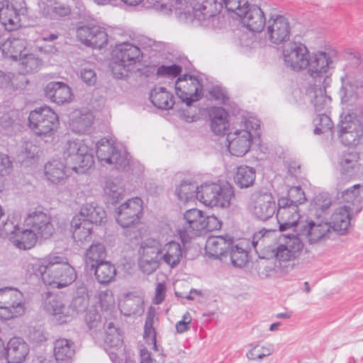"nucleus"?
<instances>
[{
  "label": "nucleus",
  "mask_w": 363,
  "mask_h": 363,
  "mask_svg": "<svg viewBox=\"0 0 363 363\" xmlns=\"http://www.w3.org/2000/svg\"><path fill=\"white\" fill-rule=\"evenodd\" d=\"M182 72V67L177 64L163 65L157 69V74L162 77L174 78Z\"/></svg>",
  "instance_id": "obj_57"
},
{
  "label": "nucleus",
  "mask_w": 363,
  "mask_h": 363,
  "mask_svg": "<svg viewBox=\"0 0 363 363\" xmlns=\"http://www.w3.org/2000/svg\"><path fill=\"white\" fill-rule=\"evenodd\" d=\"M104 191L111 200L117 201L125 194L124 184L119 179H108L104 186Z\"/></svg>",
  "instance_id": "obj_52"
},
{
  "label": "nucleus",
  "mask_w": 363,
  "mask_h": 363,
  "mask_svg": "<svg viewBox=\"0 0 363 363\" xmlns=\"http://www.w3.org/2000/svg\"><path fill=\"white\" fill-rule=\"evenodd\" d=\"M175 91L177 96L189 106L203 96V86L197 77L184 74L177 79Z\"/></svg>",
  "instance_id": "obj_21"
},
{
  "label": "nucleus",
  "mask_w": 363,
  "mask_h": 363,
  "mask_svg": "<svg viewBox=\"0 0 363 363\" xmlns=\"http://www.w3.org/2000/svg\"><path fill=\"white\" fill-rule=\"evenodd\" d=\"M277 219L281 231L286 230L294 226L299 230V223L306 218L300 214L298 206L284 196L278 199Z\"/></svg>",
  "instance_id": "obj_19"
},
{
  "label": "nucleus",
  "mask_w": 363,
  "mask_h": 363,
  "mask_svg": "<svg viewBox=\"0 0 363 363\" xmlns=\"http://www.w3.org/2000/svg\"><path fill=\"white\" fill-rule=\"evenodd\" d=\"M337 128L338 138L345 146H357L363 138V125L354 113H342Z\"/></svg>",
  "instance_id": "obj_14"
},
{
  "label": "nucleus",
  "mask_w": 363,
  "mask_h": 363,
  "mask_svg": "<svg viewBox=\"0 0 363 363\" xmlns=\"http://www.w3.org/2000/svg\"><path fill=\"white\" fill-rule=\"evenodd\" d=\"M91 144L90 140H67L62 147L63 157L67 167L58 160L48 162L45 165L47 179L52 183L59 184L67 178L69 169L77 174L85 173L94 163L92 150L90 148Z\"/></svg>",
  "instance_id": "obj_5"
},
{
  "label": "nucleus",
  "mask_w": 363,
  "mask_h": 363,
  "mask_svg": "<svg viewBox=\"0 0 363 363\" xmlns=\"http://www.w3.org/2000/svg\"><path fill=\"white\" fill-rule=\"evenodd\" d=\"M334 169L342 177H353L363 173V154L346 152L337 158H332Z\"/></svg>",
  "instance_id": "obj_20"
},
{
  "label": "nucleus",
  "mask_w": 363,
  "mask_h": 363,
  "mask_svg": "<svg viewBox=\"0 0 363 363\" xmlns=\"http://www.w3.org/2000/svg\"><path fill=\"white\" fill-rule=\"evenodd\" d=\"M340 80L339 94L342 104H352L358 98L363 97V69L347 67Z\"/></svg>",
  "instance_id": "obj_13"
},
{
  "label": "nucleus",
  "mask_w": 363,
  "mask_h": 363,
  "mask_svg": "<svg viewBox=\"0 0 363 363\" xmlns=\"http://www.w3.org/2000/svg\"><path fill=\"white\" fill-rule=\"evenodd\" d=\"M101 316L98 312L94 310H89L85 316V320L87 326L91 330H93L92 335L94 338H98L96 329L101 325Z\"/></svg>",
  "instance_id": "obj_58"
},
{
  "label": "nucleus",
  "mask_w": 363,
  "mask_h": 363,
  "mask_svg": "<svg viewBox=\"0 0 363 363\" xmlns=\"http://www.w3.org/2000/svg\"><path fill=\"white\" fill-rule=\"evenodd\" d=\"M21 0L0 1V23L6 30L13 31L21 27V20L16 5Z\"/></svg>",
  "instance_id": "obj_29"
},
{
  "label": "nucleus",
  "mask_w": 363,
  "mask_h": 363,
  "mask_svg": "<svg viewBox=\"0 0 363 363\" xmlns=\"http://www.w3.org/2000/svg\"><path fill=\"white\" fill-rule=\"evenodd\" d=\"M152 104L158 108L169 110L174 104V96L164 87L154 88L150 94Z\"/></svg>",
  "instance_id": "obj_44"
},
{
  "label": "nucleus",
  "mask_w": 363,
  "mask_h": 363,
  "mask_svg": "<svg viewBox=\"0 0 363 363\" xmlns=\"http://www.w3.org/2000/svg\"><path fill=\"white\" fill-rule=\"evenodd\" d=\"M183 218L182 228L177 230L183 243L208 232L220 230L222 226V222L216 216L207 215L195 208L186 211Z\"/></svg>",
  "instance_id": "obj_7"
},
{
  "label": "nucleus",
  "mask_w": 363,
  "mask_h": 363,
  "mask_svg": "<svg viewBox=\"0 0 363 363\" xmlns=\"http://www.w3.org/2000/svg\"><path fill=\"white\" fill-rule=\"evenodd\" d=\"M274 352V345L269 343L254 345L247 352V357L250 360L261 362Z\"/></svg>",
  "instance_id": "obj_53"
},
{
  "label": "nucleus",
  "mask_w": 363,
  "mask_h": 363,
  "mask_svg": "<svg viewBox=\"0 0 363 363\" xmlns=\"http://www.w3.org/2000/svg\"><path fill=\"white\" fill-rule=\"evenodd\" d=\"M362 201L363 182L338 194L333 201L325 194L316 196L311 204V211L317 217H324L332 231L345 235L354 213L360 211Z\"/></svg>",
  "instance_id": "obj_2"
},
{
  "label": "nucleus",
  "mask_w": 363,
  "mask_h": 363,
  "mask_svg": "<svg viewBox=\"0 0 363 363\" xmlns=\"http://www.w3.org/2000/svg\"><path fill=\"white\" fill-rule=\"evenodd\" d=\"M192 321V317L189 312L185 313L182 320L176 324V330L179 333H183L189 329V325Z\"/></svg>",
  "instance_id": "obj_64"
},
{
  "label": "nucleus",
  "mask_w": 363,
  "mask_h": 363,
  "mask_svg": "<svg viewBox=\"0 0 363 363\" xmlns=\"http://www.w3.org/2000/svg\"><path fill=\"white\" fill-rule=\"evenodd\" d=\"M143 215V201L139 197L128 199L115 210L117 223L123 228L136 227Z\"/></svg>",
  "instance_id": "obj_16"
},
{
  "label": "nucleus",
  "mask_w": 363,
  "mask_h": 363,
  "mask_svg": "<svg viewBox=\"0 0 363 363\" xmlns=\"http://www.w3.org/2000/svg\"><path fill=\"white\" fill-rule=\"evenodd\" d=\"M199 186L189 181H183L176 188L175 194L178 199L186 203L197 199V191Z\"/></svg>",
  "instance_id": "obj_50"
},
{
  "label": "nucleus",
  "mask_w": 363,
  "mask_h": 363,
  "mask_svg": "<svg viewBox=\"0 0 363 363\" xmlns=\"http://www.w3.org/2000/svg\"><path fill=\"white\" fill-rule=\"evenodd\" d=\"M173 230L165 225L154 238L143 240L138 250V264L140 271L151 274L161 266L173 269L177 267L186 256L184 246L170 239Z\"/></svg>",
  "instance_id": "obj_3"
},
{
  "label": "nucleus",
  "mask_w": 363,
  "mask_h": 363,
  "mask_svg": "<svg viewBox=\"0 0 363 363\" xmlns=\"http://www.w3.org/2000/svg\"><path fill=\"white\" fill-rule=\"evenodd\" d=\"M232 240L229 235L210 237L206 243V252L210 257L221 258L228 253Z\"/></svg>",
  "instance_id": "obj_35"
},
{
  "label": "nucleus",
  "mask_w": 363,
  "mask_h": 363,
  "mask_svg": "<svg viewBox=\"0 0 363 363\" xmlns=\"http://www.w3.org/2000/svg\"><path fill=\"white\" fill-rule=\"evenodd\" d=\"M76 216H80L82 219L87 220L91 225L93 223L101 224L106 219V213L104 208L94 202L83 205L79 213Z\"/></svg>",
  "instance_id": "obj_40"
},
{
  "label": "nucleus",
  "mask_w": 363,
  "mask_h": 363,
  "mask_svg": "<svg viewBox=\"0 0 363 363\" xmlns=\"http://www.w3.org/2000/svg\"><path fill=\"white\" fill-rule=\"evenodd\" d=\"M25 312L26 301L19 290L11 287L0 289V319L17 318Z\"/></svg>",
  "instance_id": "obj_12"
},
{
  "label": "nucleus",
  "mask_w": 363,
  "mask_h": 363,
  "mask_svg": "<svg viewBox=\"0 0 363 363\" xmlns=\"http://www.w3.org/2000/svg\"><path fill=\"white\" fill-rule=\"evenodd\" d=\"M104 340V348L113 363H117L118 357L123 353V336L120 330L113 322H106L104 330L98 335V338Z\"/></svg>",
  "instance_id": "obj_22"
},
{
  "label": "nucleus",
  "mask_w": 363,
  "mask_h": 363,
  "mask_svg": "<svg viewBox=\"0 0 363 363\" xmlns=\"http://www.w3.org/2000/svg\"><path fill=\"white\" fill-rule=\"evenodd\" d=\"M155 315L153 312H149L144 326V339L145 342L149 345L152 350L157 351V346L156 343V330L154 328Z\"/></svg>",
  "instance_id": "obj_54"
},
{
  "label": "nucleus",
  "mask_w": 363,
  "mask_h": 363,
  "mask_svg": "<svg viewBox=\"0 0 363 363\" xmlns=\"http://www.w3.org/2000/svg\"><path fill=\"white\" fill-rule=\"evenodd\" d=\"M275 237V232L265 229L256 232L252 237V245L255 249L264 248L266 245Z\"/></svg>",
  "instance_id": "obj_56"
},
{
  "label": "nucleus",
  "mask_w": 363,
  "mask_h": 363,
  "mask_svg": "<svg viewBox=\"0 0 363 363\" xmlns=\"http://www.w3.org/2000/svg\"><path fill=\"white\" fill-rule=\"evenodd\" d=\"M95 303L104 312L112 313L116 308L113 293L110 289L100 290L94 297Z\"/></svg>",
  "instance_id": "obj_47"
},
{
  "label": "nucleus",
  "mask_w": 363,
  "mask_h": 363,
  "mask_svg": "<svg viewBox=\"0 0 363 363\" xmlns=\"http://www.w3.org/2000/svg\"><path fill=\"white\" fill-rule=\"evenodd\" d=\"M106 256L105 247L103 244L93 243L86 250L85 254V263L87 267L93 268L96 265L106 262Z\"/></svg>",
  "instance_id": "obj_46"
},
{
  "label": "nucleus",
  "mask_w": 363,
  "mask_h": 363,
  "mask_svg": "<svg viewBox=\"0 0 363 363\" xmlns=\"http://www.w3.org/2000/svg\"><path fill=\"white\" fill-rule=\"evenodd\" d=\"M26 223L40 238L47 239L54 232V226L50 216L40 209L30 211L26 219Z\"/></svg>",
  "instance_id": "obj_26"
},
{
  "label": "nucleus",
  "mask_w": 363,
  "mask_h": 363,
  "mask_svg": "<svg viewBox=\"0 0 363 363\" xmlns=\"http://www.w3.org/2000/svg\"><path fill=\"white\" fill-rule=\"evenodd\" d=\"M276 210V203L269 193H259L252 196L250 205L252 214L260 220H266L272 217Z\"/></svg>",
  "instance_id": "obj_28"
},
{
  "label": "nucleus",
  "mask_w": 363,
  "mask_h": 363,
  "mask_svg": "<svg viewBox=\"0 0 363 363\" xmlns=\"http://www.w3.org/2000/svg\"><path fill=\"white\" fill-rule=\"evenodd\" d=\"M303 100L311 103L318 112L327 109L331 99L325 94V89L320 86L311 85L306 89Z\"/></svg>",
  "instance_id": "obj_33"
},
{
  "label": "nucleus",
  "mask_w": 363,
  "mask_h": 363,
  "mask_svg": "<svg viewBox=\"0 0 363 363\" xmlns=\"http://www.w3.org/2000/svg\"><path fill=\"white\" fill-rule=\"evenodd\" d=\"M57 114L49 106H44L32 111L28 117V126L36 135L51 137L59 127Z\"/></svg>",
  "instance_id": "obj_11"
},
{
  "label": "nucleus",
  "mask_w": 363,
  "mask_h": 363,
  "mask_svg": "<svg viewBox=\"0 0 363 363\" xmlns=\"http://www.w3.org/2000/svg\"><path fill=\"white\" fill-rule=\"evenodd\" d=\"M267 35L274 44H281L289 39L291 28L288 20L283 16H272L266 26Z\"/></svg>",
  "instance_id": "obj_27"
},
{
  "label": "nucleus",
  "mask_w": 363,
  "mask_h": 363,
  "mask_svg": "<svg viewBox=\"0 0 363 363\" xmlns=\"http://www.w3.org/2000/svg\"><path fill=\"white\" fill-rule=\"evenodd\" d=\"M26 83L25 77L22 74L16 75L11 72L0 70V89L9 94L22 89Z\"/></svg>",
  "instance_id": "obj_41"
},
{
  "label": "nucleus",
  "mask_w": 363,
  "mask_h": 363,
  "mask_svg": "<svg viewBox=\"0 0 363 363\" xmlns=\"http://www.w3.org/2000/svg\"><path fill=\"white\" fill-rule=\"evenodd\" d=\"M28 352L29 347L22 338L14 337L9 341L6 352L9 363H21Z\"/></svg>",
  "instance_id": "obj_34"
},
{
  "label": "nucleus",
  "mask_w": 363,
  "mask_h": 363,
  "mask_svg": "<svg viewBox=\"0 0 363 363\" xmlns=\"http://www.w3.org/2000/svg\"><path fill=\"white\" fill-rule=\"evenodd\" d=\"M287 198L290 202L297 205L303 203L306 201V196L303 191L299 186H292L288 190Z\"/></svg>",
  "instance_id": "obj_60"
},
{
  "label": "nucleus",
  "mask_w": 363,
  "mask_h": 363,
  "mask_svg": "<svg viewBox=\"0 0 363 363\" xmlns=\"http://www.w3.org/2000/svg\"><path fill=\"white\" fill-rule=\"evenodd\" d=\"M19 228L20 227L13 220H7L0 226V235L4 238H8L11 241V238L16 235Z\"/></svg>",
  "instance_id": "obj_62"
},
{
  "label": "nucleus",
  "mask_w": 363,
  "mask_h": 363,
  "mask_svg": "<svg viewBox=\"0 0 363 363\" xmlns=\"http://www.w3.org/2000/svg\"><path fill=\"white\" fill-rule=\"evenodd\" d=\"M314 129L313 133L317 135H332L333 123L330 118L325 113H319L313 121Z\"/></svg>",
  "instance_id": "obj_51"
},
{
  "label": "nucleus",
  "mask_w": 363,
  "mask_h": 363,
  "mask_svg": "<svg viewBox=\"0 0 363 363\" xmlns=\"http://www.w3.org/2000/svg\"><path fill=\"white\" fill-rule=\"evenodd\" d=\"M337 62L334 52L316 51L311 53L306 72L313 78H322L331 74Z\"/></svg>",
  "instance_id": "obj_18"
},
{
  "label": "nucleus",
  "mask_w": 363,
  "mask_h": 363,
  "mask_svg": "<svg viewBox=\"0 0 363 363\" xmlns=\"http://www.w3.org/2000/svg\"><path fill=\"white\" fill-rule=\"evenodd\" d=\"M228 252L231 264L234 267H242L245 265L247 261V252L244 248L237 244L234 245L232 241Z\"/></svg>",
  "instance_id": "obj_55"
},
{
  "label": "nucleus",
  "mask_w": 363,
  "mask_h": 363,
  "mask_svg": "<svg viewBox=\"0 0 363 363\" xmlns=\"http://www.w3.org/2000/svg\"><path fill=\"white\" fill-rule=\"evenodd\" d=\"M234 197V189L231 186L217 182L202 184L197 191V199L210 208H229Z\"/></svg>",
  "instance_id": "obj_10"
},
{
  "label": "nucleus",
  "mask_w": 363,
  "mask_h": 363,
  "mask_svg": "<svg viewBox=\"0 0 363 363\" xmlns=\"http://www.w3.org/2000/svg\"><path fill=\"white\" fill-rule=\"evenodd\" d=\"M144 44L142 48L133 42H121L117 43L112 51L113 62V73L116 78L125 77L136 65L140 64L143 58L142 49H145Z\"/></svg>",
  "instance_id": "obj_8"
},
{
  "label": "nucleus",
  "mask_w": 363,
  "mask_h": 363,
  "mask_svg": "<svg viewBox=\"0 0 363 363\" xmlns=\"http://www.w3.org/2000/svg\"><path fill=\"white\" fill-rule=\"evenodd\" d=\"M84 141V140H80ZM85 140L91 141L90 148L92 150V155L96 152L98 160L102 164H113L118 169H125L128 166L133 164V162L130 156L123 147L119 148L116 146L112 138H102L94 144L91 139Z\"/></svg>",
  "instance_id": "obj_9"
},
{
  "label": "nucleus",
  "mask_w": 363,
  "mask_h": 363,
  "mask_svg": "<svg viewBox=\"0 0 363 363\" xmlns=\"http://www.w3.org/2000/svg\"><path fill=\"white\" fill-rule=\"evenodd\" d=\"M255 178V169L246 165L238 167L234 175L235 183L240 188H248L252 186Z\"/></svg>",
  "instance_id": "obj_49"
},
{
  "label": "nucleus",
  "mask_w": 363,
  "mask_h": 363,
  "mask_svg": "<svg viewBox=\"0 0 363 363\" xmlns=\"http://www.w3.org/2000/svg\"><path fill=\"white\" fill-rule=\"evenodd\" d=\"M43 307L46 312L52 316V320L58 324H64L73 319L71 309L54 294H45Z\"/></svg>",
  "instance_id": "obj_25"
},
{
  "label": "nucleus",
  "mask_w": 363,
  "mask_h": 363,
  "mask_svg": "<svg viewBox=\"0 0 363 363\" xmlns=\"http://www.w3.org/2000/svg\"><path fill=\"white\" fill-rule=\"evenodd\" d=\"M259 121L254 116L243 117L237 121L227 133L228 150L236 157L245 155L253 140L259 135Z\"/></svg>",
  "instance_id": "obj_6"
},
{
  "label": "nucleus",
  "mask_w": 363,
  "mask_h": 363,
  "mask_svg": "<svg viewBox=\"0 0 363 363\" xmlns=\"http://www.w3.org/2000/svg\"><path fill=\"white\" fill-rule=\"evenodd\" d=\"M284 65L295 72L306 71L308 66L311 52L307 47L300 42H290L282 52Z\"/></svg>",
  "instance_id": "obj_17"
},
{
  "label": "nucleus",
  "mask_w": 363,
  "mask_h": 363,
  "mask_svg": "<svg viewBox=\"0 0 363 363\" xmlns=\"http://www.w3.org/2000/svg\"><path fill=\"white\" fill-rule=\"evenodd\" d=\"M38 238L33 230L20 228L16 235L11 238V242L19 250H27L35 245Z\"/></svg>",
  "instance_id": "obj_42"
},
{
  "label": "nucleus",
  "mask_w": 363,
  "mask_h": 363,
  "mask_svg": "<svg viewBox=\"0 0 363 363\" xmlns=\"http://www.w3.org/2000/svg\"><path fill=\"white\" fill-rule=\"evenodd\" d=\"M331 231L324 217H318L316 221L308 218L301 220L298 233L301 238L304 237L311 244H313L328 238Z\"/></svg>",
  "instance_id": "obj_24"
},
{
  "label": "nucleus",
  "mask_w": 363,
  "mask_h": 363,
  "mask_svg": "<svg viewBox=\"0 0 363 363\" xmlns=\"http://www.w3.org/2000/svg\"><path fill=\"white\" fill-rule=\"evenodd\" d=\"M303 250L304 243L298 233L281 237L278 243L270 248L272 256L279 263L296 260Z\"/></svg>",
  "instance_id": "obj_15"
},
{
  "label": "nucleus",
  "mask_w": 363,
  "mask_h": 363,
  "mask_svg": "<svg viewBox=\"0 0 363 363\" xmlns=\"http://www.w3.org/2000/svg\"><path fill=\"white\" fill-rule=\"evenodd\" d=\"M45 95L58 105L70 103L74 97L71 88L62 82H50L45 87Z\"/></svg>",
  "instance_id": "obj_30"
},
{
  "label": "nucleus",
  "mask_w": 363,
  "mask_h": 363,
  "mask_svg": "<svg viewBox=\"0 0 363 363\" xmlns=\"http://www.w3.org/2000/svg\"><path fill=\"white\" fill-rule=\"evenodd\" d=\"M211 129L216 135H223L230 127L229 114L222 107L213 106L208 110Z\"/></svg>",
  "instance_id": "obj_36"
},
{
  "label": "nucleus",
  "mask_w": 363,
  "mask_h": 363,
  "mask_svg": "<svg viewBox=\"0 0 363 363\" xmlns=\"http://www.w3.org/2000/svg\"><path fill=\"white\" fill-rule=\"evenodd\" d=\"M118 306L121 312L126 316L140 315L144 311L143 298L131 294L127 295L123 300L119 301Z\"/></svg>",
  "instance_id": "obj_43"
},
{
  "label": "nucleus",
  "mask_w": 363,
  "mask_h": 363,
  "mask_svg": "<svg viewBox=\"0 0 363 363\" xmlns=\"http://www.w3.org/2000/svg\"><path fill=\"white\" fill-rule=\"evenodd\" d=\"M21 65L24 67V72H32L36 71L41 65L40 60L35 57L33 54L29 52L28 50V55L23 57L22 60H19Z\"/></svg>",
  "instance_id": "obj_59"
},
{
  "label": "nucleus",
  "mask_w": 363,
  "mask_h": 363,
  "mask_svg": "<svg viewBox=\"0 0 363 363\" xmlns=\"http://www.w3.org/2000/svg\"><path fill=\"white\" fill-rule=\"evenodd\" d=\"M0 50L5 57L22 60L28 55V43L23 38L10 37L0 43Z\"/></svg>",
  "instance_id": "obj_32"
},
{
  "label": "nucleus",
  "mask_w": 363,
  "mask_h": 363,
  "mask_svg": "<svg viewBox=\"0 0 363 363\" xmlns=\"http://www.w3.org/2000/svg\"><path fill=\"white\" fill-rule=\"evenodd\" d=\"M21 268L26 275L39 276L45 285L55 289L65 288L77 279L75 269L67 258L57 253L27 258L22 262Z\"/></svg>",
  "instance_id": "obj_4"
},
{
  "label": "nucleus",
  "mask_w": 363,
  "mask_h": 363,
  "mask_svg": "<svg viewBox=\"0 0 363 363\" xmlns=\"http://www.w3.org/2000/svg\"><path fill=\"white\" fill-rule=\"evenodd\" d=\"M94 270V274L96 280L100 284H109L115 279L116 269L113 264L110 262L106 261L91 268Z\"/></svg>",
  "instance_id": "obj_48"
},
{
  "label": "nucleus",
  "mask_w": 363,
  "mask_h": 363,
  "mask_svg": "<svg viewBox=\"0 0 363 363\" xmlns=\"http://www.w3.org/2000/svg\"><path fill=\"white\" fill-rule=\"evenodd\" d=\"M238 17L243 26L252 32H261L267 23L263 11L255 5L249 4L243 16Z\"/></svg>",
  "instance_id": "obj_31"
},
{
  "label": "nucleus",
  "mask_w": 363,
  "mask_h": 363,
  "mask_svg": "<svg viewBox=\"0 0 363 363\" xmlns=\"http://www.w3.org/2000/svg\"><path fill=\"white\" fill-rule=\"evenodd\" d=\"M77 35L82 43L94 49H101L106 47L108 42L106 28L98 24L80 26L77 30Z\"/></svg>",
  "instance_id": "obj_23"
},
{
  "label": "nucleus",
  "mask_w": 363,
  "mask_h": 363,
  "mask_svg": "<svg viewBox=\"0 0 363 363\" xmlns=\"http://www.w3.org/2000/svg\"><path fill=\"white\" fill-rule=\"evenodd\" d=\"M209 98L211 101L220 104H225L228 101L226 91L220 86H213L210 90Z\"/></svg>",
  "instance_id": "obj_61"
},
{
  "label": "nucleus",
  "mask_w": 363,
  "mask_h": 363,
  "mask_svg": "<svg viewBox=\"0 0 363 363\" xmlns=\"http://www.w3.org/2000/svg\"><path fill=\"white\" fill-rule=\"evenodd\" d=\"M89 303V293L86 286L82 282H77L75 285V289L73 294V298L70 306L73 315V318L76 315L84 311Z\"/></svg>",
  "instance_id": "obj_39"
},
{
  "label": "nucleus",
  "mask_w": 363,
  "mask_h": 363,
  "mask_svg": "<svg viewBox=\"0 0 363 363\" xmlns=\"http://www.w3.org/2000/svg\"><path fill=\"white\" fill-rule=\"evenodd\" d=\"M75 350L74 343L67 339H59L55 342L54 354L58 363H69Z\"/></svg>",
  "instance_id": "obj_45"
},
{
  "label": "nucleus",
  "mask_w": 363,
  "mask_h": 363,
  "mask_svg": "<svg viewBox=\"0 0 363 363\" xmlns=\"http://www.w3.org/2000/svg\"><path fill=\"white\" fill-rule=\"evenodd\" d=\"M94 121L92 113L86 110H74L69 116L70 128L77 133L89 130Z\"/></svg>",
  "instance_id": "obj_37"
},
{
  "label": "nucleus",
  "mask_w": 363,
  "mask_h": 363,
  "mask_svg": "<svg viewBox=\"0 0 363 363\" xmlns=\"http://www.w3.org/2000/svg\"><path fill=\"white\" fill-rule=\"evenodd\" d=\"M71 231L75 242L84 243L91 238L92 225L80 216H74L71 221Z\"/></svg>",
  "instance_id": "obj_38"
},
{
  "label": "nucleus",
  "mask_w": 363,
  "mask_h": 363,
  "mask_svg": "<svg viewBox=\"0 0 363 363\" xmlns=\"http://www.w3.org/2000/svg\"><path fill=\"white\" fill-rule=\"evenodd\" d=\"M38 147L32 142H26L21 147L20 157L22 160L27 159H34L38 155Z\"/></svg>",
  "instance_id": "obj_63"
},
{
  "label": "nucleus",
  "mask_w": 363,
  "mask_h": 363,
  "mask_svg": "<svg viewBox=\"0 0 363 363\" xmlns=\"http://www.w3.org/2000/svg\"><path fill=\"white\" fill-rule=\"evenodd\" d=\"M249 5L247 0H155L154 6L164 13L174 11L186 21H197L203 26L216 28V15L223 6L238 16H243Z\"/></svg>",
  "instance_id": "obj_1"
}]
</instances>
